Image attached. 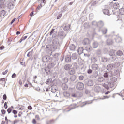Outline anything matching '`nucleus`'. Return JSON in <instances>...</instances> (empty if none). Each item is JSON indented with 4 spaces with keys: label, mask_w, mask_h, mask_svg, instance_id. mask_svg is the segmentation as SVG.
<instances>
[{
    "label": "nucleus",
    "mask_w": 124,
    "mask_h": 124,
    "mask_svg": "<svg viewBox=\"0 0 124 124\" xmlns=\"http://www.w3.org/2000/svg\"><path fill=\"white\" fill-rule=\"evenodd\" d=\"M98 76V71H95L93 73V77L94 78H96Z\"/></svg>",
    "instance_id": "3c124183"
},
{
    "label": "nucleus",
    "mask_w": 124,
    "mask_h": 124,
    "mask_svg": "<svg viewBox=\"0 0 124 124\" xmlns=\"http://www.w3.org/2000/svg\"><path fill=\"white\" fill-rule=\"evenodd\" d=\"M92 24L93 25V26H95V27H97V24L98 22L95 21H93L92 22Z\"/></svg>",
    "instance_id": "bf43d9fd"
},
{
    "label": "nucleus",
    "mask_w": 124,
    "mask_h": 124,
    "mask_svg": "<svg viewBox=\"0 0 124 124\" xmlns=\"http://www.w3.org/2000/svg\"><path fill=\"white\" fill-rule=\"evenodd\" d=\"M52 54H53V52H52L51 51H50L48 52V55L43 56L42 58V61L43 62H45V63L48 62L50 61V57L52 56Z\"/></svg>",
    "instance_id": "f03ea898"
},
{
    "label": "nucleus",
    "mask_w": 124,
    "mask_h": 124,
    "mask_svg": "<svg viewBox=\"0 0 124 124\" xmlns=\"http://www.w3.org/2000/svg\"><path fill=\"white\" fill-rule=\"evenodd\" d=\"M102 32L103 34H106V33H107V29L103 28L102 30Z\"/></svg>",
    "instance_id": "6e6d98bb"
},
{
    "label": "nucleus",
    "mask_w": 124,
    "mask_h": 124,
    "mask_svg": "<svg viewBox=\"0 0 124 124\" xmlns=\"http://www.w3.org/2000/svg\"><path fill=\"white\" fill-rule=\"evenodd\" d=\"M78 79H79V81H83L84 80V76H83V75L79 76Z\"/></svg>",
    "instance_id": "0e129e2a"
},
{
    "label": "nucleus",
    "mask_w": 124,
    "mask_h": 124,
    "mask_svg": "<svg viewBox=\"0 0 124 124\" xmlns=\"http://www.w3.org/2000/svg\"><path fill=\"white\" fill-rule=\"evenodd\" d=\"M53 60L54 62H58V61H59V53H55L53 55Z\"/></svg>",
    "instance_id": "2eb2a0df"
},
{
    "label": "nucleus",
    "mask_w": 124,
    "mask_h": 124,
    "mask_svg": "<svg viewBox=\"0 0 124 124\" xmlns=\"http://www.w3.org/2000/svg\"><path fill=\"white\" fill-rule=\"evenodd\" d=\"M0 84H5V78H2L0 79Z\"/></svg>",
    "instance_id": "09e8293b"
},
{
    "label": "nucleus",
    "mask_w": 124,
    "mask_h": 124,
    "mask_svg": "<svg viewBox=\"0 0 124 124\" xmlns=\"http://www.w3.org/2000/svg\"><path fill=\"white\" fill-rule=\"evenodd\" d=\"M113 68H114V65L112 64H109L107 66V70H108V71L112 70Z\"/></svg>",
    "instance_id": "412c9836"
},
{
    "label": "nucleus",
    "mask_w": 124,
    "mask_h": 124,
    "mask_svg": "<svg viewBox=\"0 0 124 124\" xmlns=\"http://www.w3.org/2000/svg\"><path fill=\"white\" fill-rule=\"evenodd\" d=\"M70 68H71V65H70L69 64H66L64 66V69H65L66 71H68Z\"/></svg>",
    "instance_id": "a878e982"
},
{
    "label": "nucleus",
    "mask_w": 124,
    "mask_h": 124,
    "mask_svg": "<svg viewBox=\"0 0 124 124\" xmlns=\"http://www.w3.org/2000/svg\"><path fill=\"white\" fill-rule=\"evenodd\" d=\"M62 88L63 91H66L68 89V86L65 83H62Z\"/></svg>",
    "instance_id": "c756f323"
},
{
    "label": "nucleus",
    "mask_w": 124,
    "mask_h": 124,
    "mask_svg": "<svg viewBox=\"0 0 124 124\" xmlns=\"http://www.w3.org/2000/svg\"><path fill=\"white\" fill-rule=\"evenodd\" d=\"M108 54L110 56V59L113 60V61H116L117 60V55H116V50H110L108 52Z\"/></svg>",
    "instance_id": "7ed1b4c3"
},
{
    "label": "nucleus",
    "mask_w": 124,
    "mask_h": 124,
    "mask_svg": "<svg viewBox=\"0 0 124 124\" xmlns=\"http://www.w3.org/2000/svg\"><path fill=\"white\" fill-rule=\"evenodd\" d=\"M94 91L96 93H99L101 91V87L99 86H96L94 88Z\"/></svg>",
    "instance_id": "6ab92c4d"
},
{
    "label": "nucleus",
    "mask_w": 124,
    "mask_h": 124,
    "mask_svg": "<svg viewBox=\"0 0 124 124\" xmlns=\"http://www.w3.org/2000/svg\"><path fill=\"white\" fill-rule=\"evenodd\" d=\"M109 80H110V82H111V83H115V82H117V78L115 77H112L109 78Z\"/></svg>",
    "instance_id": "4c0bfd02"
},
{
    "label": "nucleus",
    "mask_w": 124,
    "mask_h": 124,
    "mask_svg": "<svg viewBox=\"0 0 124 124\" xmlns=\"http://www.w3.org/2000/svg\"><path fill=\"white\" fill-rule=\"evenodd\" d=\"M91 68H92V70L96 71V70H98V65L97 64H93L91 65Z\"/></svg>",
    "instance_id": "ddd939ff"
},
{
    "label": "nucleus",
    "mask_w": 124,
    "mask_h": 124,
    "mask_svg": "<svg viewBox=\"0 0 124 124\" xmlns=\"http://www.w3.org/2000/svg\"><path fill=\"white\" fill-rule=\"evenodd\" d=\"M66 35H67V33L64 32V31L62 30H60L58 32V36L60 37V39H64L66 37Z\"/></svg>",
    "instance_id": "39448f33"
},
{
    "label": "nucleus",
    "mask_w": 124,
    "mask_h": 124,
    "mask_svg": "<svg viewBox=\"0 0 124 124\" xmlns=\"http://www.w3.org/2000/svg\"><path fill=\"white\" fill-rule=\"evenodd\" d=\"M51 82H52V79L48 78L47 79V80L46 81V85H50L51 84Z\"/></svg>",
    "instance_id": "5fc2aeb1"
},
{
    "label": "nucleus",
    "mask_w": 124,
    "mask_h": 124,
    "mask_svg": "<svg viewBox=\"0 0 124 124\" xmlns=\"http://www.w3.org/2000/svg\"><path fill=\"white\" fill-rule=\"evenodd\" d=\"M103 26H104V24L103 23V22L102 21H99L97 25V27H98V28H99V29H101V28H102Z\"/></svg>",
    "instance_id": "4be33fe9"
},
{
    "label": "nucleus",
    "mask_w": 124,
    "mask_h": 124,
    "mask_svg": "<svg viewBox=\"0 0 124 124\" xmlns=\"http://www.w3.org/2000/svg\"><path fill=\"white\" fill-rule=\"evenodd\" d=\"M54 124V119L51 120L49 122H46V124Z\"/></svg>",
    "instance_id": "338daca9"
},
{
    "label": "nucleus",
    "mask_w": 124,
    "mask_h": 124,
    "mask_svg": "<svg viewBox=\"0 0 124 124\" xmlns=\"http://www.w3.org/2000/svg\"><path fill=\"white\" fill-rule=\"evenodd\" d=\"M70 27H71V24L65 25L63 27V30L65 31H66L67 32H69V31H70V30H71V28H70Z\"/></svg>",
    "instance_id": "6e6552de"
},
{
    "label": "nucleus",
    "mask_w": 124,
    "mask_h": 124,
    "mask_svg": "<svg viewBox=\"0 0 124 124\" xmlns=\"http://www.w3.org/2000/svg\"><path fill=\"white\" fill-rule=\"evenodd\" d=\"M72 97H75V98H77V93H72Z\"/></svg>",
    "instance_id": "e2e57ef3"
},
{
    "label": "nucleus",
    "mask_w": 124,
    "mask_h": 124,
    "mask_svg": "<svg viewBox=\"0 0 124 124\" xmlns=\"http://www.w3.org/2000/svg\"><path fill=\"white\" fill-rule=\"evenodd\" d=\"M108 78H109V77H111V76H113V75H114V73H113V72L112 71H110V72H108Z\"/></svg>",
    "instance_id": "13d9d810"
},
{
    "label": "nucleus",
    "mask_w": 124,
    "mask_h": 124,
    "mask_svg": "<svg viewBox=\"0 0 124 124\" xmlns=\"http://www.w3.org/2000/svg\"><path fill=\"white\" fill-rule=\"evenodd\" d=\"M82 44L83 45H88V44H90V40L88 38H85L82 41Z\"/></svg>",
    "instance_id": "dca6fc26"
},
{
    "label": "nucleus",
    "mask_w": 124,
    "mask_h": 124,
    "mask_svg": "<svg viewBox=\"0 0 124 124\" xmlns=\"http://www.w3.org/2000/svg\"><path fill=\"white\" fill-rule=\"evenodd\" d=\"M42 7V5L40 4H39V5L38 6L37 8H36V11H38V10H39V9H41V8Z\"/></svg>",
    "instance_id": "69168bd1"
},
{
    "label": "nucleus",
    "mask_w": 124,
    "mask_h": 124,
    "mask_svg": "<svg viewBox=\"0 0 124 124\" xmlns=\"http://www.w3.org/2000/svg\"><path fill=\"white\" fill-rule=\"evenodd\" d=\"M91 61L92 62H93V63H95V62H97V57L95 56L92 57L91 58Z\"/></svg>",
    "instance_id": "c9c22d12"
},
{
    "label": "nucleus",
    "mask_w": 124,
    "mask_h": 124,
    "mask_svg": "<svg viewBox=\"0 0 124 124\" xmlns=\"http://www.w3.org/2000/svg\"><path fill=\"white\" fill-rule=\"evenodd\" d=\"M68 71V74L70 75H74L75 73V70H74L73 68H70V69Z\"/></svg>",
    "instance_id": "cd10ccee"
},
{
    "label": "nucleus",
    "mask_w": 124,
    "mask_h": 124,
    "mask_svg": "<svg viewBox=\"0 0 124 124\" xmlns=\"http://www.w3.org/2000/svg\"><path fill=\"white\" fill-rule=\"evenodd\" d=\"M116 55L117 56H123V52L121 50H118L116 52Z\"/></svg>",
    "instance_id": "864d4df0"
},
{
    "label": "nucleus",
    "mask_w": 124,
    "mask_h": 124,
    "mask_svg": "<svg viewBox=\"0 0 124 124\" xmlns=\"http://www.w3.org/2000/svg\"><path fill=\"white\" fill-rule=\"evenodd\" d=\"M87 73L88 74H92L93 73V70L91 69L87 70Z\"/></svg>",
    "instance_id": "774afa93"
},
{
    "label": "nucleus",
    "mask_w": 124,
    "mask_h": 124,
    "mask_svg": "<svg viewBox=\"0 0 124 124\" xmlns=\"http://www.w3.org/2000/svg\"><path fill=\"white\" fill-rule=\"evenodd\" d=\"M34 54V52L33 51V49H32L31 51H29L27 53V57L28 58H30V57H32Z\"/></svg>",
    "instance_id": "b1692460"
},
{
    "label": "nucleus",
    "mask_w": 124,
    "mask_h": 124,
    "mask_svg": "<svg viewBox=\"0 0 124 124\" xmlns=\"http://www.w3.org/2000/svg\"><path fill=\"white\" fill-rule=\"evenodd\" d=\"M56 61H54V60H52L51 61H49V63L47 65V67H49V68H50L52 69V68L55 67V65L57 64Z\"/></svg>",
    "instance_id": "0eeeda50"
},
{
    "label": "nucleus",
    "mask_w": 124,
    "mask_h": 124,
    "mask_svg": "<svg viewBox=\"0 0 124 124\" xmlns=\"http://www.w3.org/2000/svg\"><path fill=\"white\" fill-rule=\"evenodd\" d=\"M70 80L72 82H74L76 80V76L75 75H72L70 77Z\"/></svg>",
    "instance_id": "e433bc0d"
},
{
    "label": "nucleus",
    "mask_w": 124,
    "mask_h": 124,
    "mask_svg": "<svg viewBox=\"0 0 124 124\" xmlns=\"http://www.w3.org/2000/svg\"><path fill=\"white\" fill-rule=\"evenodd\" d=\"M76 48V46L74 44H71L69 46V49L71 51H75Z\"/></svg>",
    "instance_id": "2f4dec72"
},
{
    "label": "nucleus",
    "mask_w": 124,
    "mask_h": 124,
    "mask_svg": "<svg viewBox=\"0 0 124 124\" xmlns=\"http://www.w3.org/2000/svg\"><path fill=\"white\" fill-rule=\"evenodd\" d=\"M29 33H26L25 34H24L23 35V36L21 37V39L24 41V40H26V39H27V38H28V35L27 34H29Z\"/></svg>",
    "instance_id": "de8ad7c7"
},
{
    "label": "nucleus",
    "mask_w": 124,
    "mask_h": 124,
    "mask_svg": "<svg viewBox=\"0 0 124 124\" xmlns=\"http://www.w3.org/2000/svg\"><path fill=\"white\" fill-rule=\"evenodd\" d=\"M85 50L88 52V53H90V52H91V51L93 50V47H92L90 45L88 46H85Z\"/></svg>",
    "instance_id": "a211bd4d"
},
{
    "label": "nucleus",
    "mask_w": 124,
    "mask_h": 124,
    "mask_svg": "<svg viewBox=\"0 0 124 124\" xmlns=\"http://www.w3.org/2000/svg\"><path fill=\"white\" fill-rule=\"evenodd\" d=\"M84 85L82 82H78L76 85V88L78 91H83Z\"/></svg>",
    "instance_id": "20e7f679"
},
{
    "label": "nucleus",
    "mask_w": 124,
    "mask_h": 124,
    "mask_svg": "<svg viewBox=\"0 0 124 124\" xmlns=\"http://www.w3.org/2000/svg\"><path fill=\"white\" fill-rule=\"evenodd\" d=\"M103 12L105 15H109V14H110V11L108 9H103Z\"/></svg>",
    "instance_id": "7c9ffc66"
},
{
    "label": "nucleus",
    "mask_w": 124,
    "mask_h": 124,
    "mask_svg": "<svg viewBox=\"0 0 124 124\" xmlns=\"http://www.w3.org/2000/svg\"><path fill=\"white\" fill-rule=\"evenodd\" d=\"M97 81L99 83H102L103 81H105V78H104L103 77H100L98 78Z\"/></svg>",
    "instance_id": "f704fd0d"
},
{
    "label": "nucleus",
    "mask_w": 124,
    "mask_h": 124,
    "mask_svg": "<svg viewBox=\"0 0 124 124\" xmlns=\"http://www.w3.org/2000/svg\"><path fill=\"white\" fill-rule=\"evenodd\" d=\"M57 33V31H55V29L54 28H53V29H52L51 30V31H50V33H48V35H50V36H51V35H52V34H53V33Z\"/></svg>",
    "instance_id": "49530a36"
},
{
    "label": "nucleus",
    "mask_w": 124,
    "mask_h": 124,
    "mask_svg": "<svg viewBox=\"0 0 124 124\" xmlns=\"http://www.w3.org/2000/svg\"><path fill=\"white\" fill-rule=\"evenodd\" d=\"M92 46L94 49H96L98 47V43L97 42H93Z\"/></svg>",
    "instance_id": "72a5a7b5"
},
{
    "label": "nucleus",
    "mask_w": 124,
    "mask_h": 124,
    "mask_svg": "<svg viewBox=\"0 0 124 124\" xmlns=\"http://www.w3.org/2000/svg\"><path fill=\"white\" fill-rule=\"evenodd\" d=\"M103 87L107 90H109L110 88H113L114 87V84L113 82L110 81V79L105 80V83L103 85Z\"/></svg>",
    "instance_id": "f257e3e1"
},
{
    "label": "nucleus",
    "mask_w": 124,
    "mask_h": 124,
    "mask_svg": "<svg viewBox=\"0 0 124 124\" xmlns=\"http://www.w3.org/2000/svg\"><path fill=\"white\" fill-rule=\"evenodd\" d=\"M78 52L79 55L81 54H83L84 52V47L82 46H80L78 48Z\"/></svg>",
    "instance_id": "aec40b11"
},
{
    "label": "nucleus",
    "mask_w": 124,
    "mask_h": 124,
    "mask_svg": "<svg viewBox=\"0 0 124 124\" xmlns=\"http://www.w3.org/2000/svg\"><path fill=\"white\" fill-rule=\"evenodd\" d=\"M63 81L64 82V84H67V83H68L69 79L68 78L65 77L64 78H63Z\"/></svg>",
    "instance_id": "603ef678"
},
{
    "label": "nucleus",
    "mask_w": 124,
    "mask_h": 124,
    "mask_svg": "<svg viewBox=\"0 0 124 124\" xmlns=\"http://www.w3.org/2000/svg\"><path fill=\"white\" fill-rule=\"evenodd\" d=\"M64 96L66 97V98H69V96H70V93L67 91H65L63 92Z\"/></svg>",
    "instance_id": "393cba45"
},
{
    "label": "nucleus",
    "mask_w": 124,
    "mask_h": 124,
    "mask_svg": "<svg viewBox=\"0 0 124 124\" xmlns=\"http://www.w3.org/2000/svg\"><path fill=\"white\" fill-rule=\"evenodd\" d=\"M7 111L8 114H10V113L12 112V109L11 108H7Z\"/></svg>",
    "instance_id": "680f3d73"
},
{
    "label": "nucleus",
    "mask_w": 124,
    "mask_h": 124,
    "mask_svg": "<svg viewBox=\"0 0 124 124\" xmlns=\"http://www.w3.org/2000/svg\"><path fill=\"white\" fill-rule=\"evenodd\" d=\"M59 49H60V46L53 45L51 46V50L53 52H55V51H57V50H59Z\"/></svg>",
    "instance_id": "f8f14e48"
},
{
    "label": "nucleus",
    "mask_w": 124,
    "mask_h": 124,
    "mask_svg": "<svg viewBox=\"0 0 124 124\" xmlns=\"http://www.w3.org/2000/svg\"><path fill=\"white\" fill-rule=\"evenodd\" d=\"M65 62L67 63H69L71 62V56L70 55H67L65 57Z\"/></svg>",
    "instance_id": "1a4fd4ad"
},
{
    "label": "nucleus",
    "mask_w": 124,
    "mask_h": 124,
    "mask_svg": "<svg viewBox=\"0 0 124 124\" xmlns=\"http://www.w3.org/2000/svg\"><path fill=\"white\" fill-rule=\"evenodd\" d=\"M71 58L72 60H76L77 59V58H78V54L76 53H73Z\"/></svg>",
    "instance_id": "473e14b6"
},
{
    "label": "nucleus",
    "mask_w": 124,
    "mask_h": 124,
    "mask_svg": "<svg viewBox=\"0 0 124 124\" xmlns=\"http://www.w3.org/2000/svg\"><path fill=\"white\" fill-rule=\"evenodd\" d=\"M72 65L73 66V69H74L75 70H77V69H78V67H79L78 64H77V63L76 62L73 63Z\"/></svg>",
    "instance_id": "bb28decb"
},
{
    "label": "nucleus",
    "mask_w": 124,
    "mask_h": 124,
    "mask_svg": "<svg viewBox=\"0 0 124 124\" xmlns=\"http://www.w3.org/2000/svg\"><path fill=\"white\" fill-rule=\"evenodd\" d=\"M103 78H104L105 80H109V78L108 75V72H105L103 75Z\"/></svg>",
    "instance_id": "f3484780"
},
{
    "label": "nucleus",
    "mask_w": 124,
    "mask_h": 124,
    "mask_svg": "<svg viewBox=\"0 0 124 124\" xmlns=\"http://www.w3.org/2000/svg\"><path fill=\"white\" fill-rule=\"evenodd\" d=\"M91 103H92V102H90L89 101H86L83 103V104L81 106V107H83V106H85V105H87V104H91Z\"/></svg>",
    "instance_id": "a18cd8bd"
},
{
    "label": "nucleus",
    "mask_w": 124,
    "mask_h": 124,
    "mask_svg": "<svg viewBox=\"0 0 124 124\" xmlns=\"http://www.w3.org/2000/svg\"><path fill=\"white\" fill-rule=\"evenodd\" d=\"M83 26L85 29H88V28H90V25H89V23L87 22L84 23Z\"/></svg>",
    "instance_id": "4d7b16f0"
},
{
    "label": "nucleus",
    "mask_w": 124,
    "mask_h": 124,
    "mask_svg": "<svg viewBox=\"0 0 124 124\" xmlns=\"http://www.w3.org/2000/svg\"><path fill=\"white\" fill-rule=\"evenodd\" d=\"M5 15V11L4 10H1L0 12V19L1 18V17H3Z\"/></svg>",
    "instance_id": "37998d69"
},
{
    "label": "nucleus",
    "mask_w": 124,
    "mask_h": 124,
    "mask_svg": "<svg viewBox=\"0 0 124 124\" xmlns=\"http://www.w3.org/2000/svg\"><path fill=\"white\" fill-rule=\"evenodd\" d=\"M77 96L78 97H82L83 96V93L81 92H78L77 93Z\"/></svg>",
    "instance_id": "c03bdc74"
},
{
    "label": "nucleus",
    "mask_w": 124,
    "mask_h": 124,
    "mask_svg": "<svg viewBox=\"0 0 124 124\" xmlns=\"http://www.w3.org/2000/svg\"><path fill=\"white\" fill-rule=\"evenodd\" d=\"M32 34L29 36V37L27 39V43L28 42H30L31 43L32 40H33V38H32Z\"/></svg>",
    "instance_id": "ea45409f"
},
{
    "label": "nucleus",
    "mask_w": 124,
    "mask_h": 124,
    "mask_svg": "<svg viewBox=\"0 0 124 124\" xmlns=\"http://www.w3.org/2000/svg\"><path fill=\"white\" fill-rule=\"evenodd\" d=\"M119 14L120 15H124V8L123 7L119 9Z\"/></svg>",
    "instance_id": "79ce46f5"
},
{
    "label": "nucleus",
    "mask_w": 124,
    "mask_h": 124,
    "mask_svg": "<svg viewBox=\"0 0 124 124\" xmlns=\"http://www.w3.org/2000/svg\"><path fill=\"white\" fill-rule=\"evenodd\" d=\"M106 43L107 45H112V44H113V40L111 39H108L106 41Z\"/></svg>",
    "instance_id": "5701e85b"
},
{
    "label": "nucleus",
    "mask_w": 124,
    "mask_h": 124,
    "mask_svg": "<svg viewBox=\"0 0 124 124\" xmlns=\"http://www.w3.org/2000/svg\"><path fill=\"white\" fill-rule=\"evenodd\" d=\"M58 36L57 35L53 34L52 37L54 38L52 41V43L53 45H57V46H60V43L59 42V38H56Z\"/></svg>",
    "instance_id": "423d86ee"
},
{
    "label": "nucleus",
    "mask_w": 124,
    "mask_h": 124,
    "mask_svg": "<svg viewBox=\"0 0 124 124\" xmlns=\"http://www.w3.org/2000/svg\"><path fill=\"white\" fill-rule=\"evenodd\" d=\"M113 8H114L115 9H119V8H120V4H119V3H114Z\"/></svg>",
    "instance_id": "58836bf2"
},
{
    "label": "nucleus",
    "mask_w": 124,
    "mask_h": 124,
    "mask_svg": "<svg viewBox=\"0 0 124 124\" xmlns=\"http://www.w3.org/2000/svg\"><path fill=\"white\" fill-rule=\"evenodd\" d=\"M11 122H12V124H17V123L20 122V120L16 119L14 121H11Z\"/></svg>",
    "instance_id": "052dcab7"
},
{
    "label": "nucleus",
    "mask_w": 124,
    "mask_h": 124,
    "mask_svg": "<svg viewBox=\"0 0 124 124\" xmlns=\"http://www.w3.org/2000/svg\"><path fill=\"white\" fill-rule=\"evenodd\" d=\"M87 86H88V87H93V81L92 80H88L86 81V83Z\"/></svg>",
    "instance_id": "4468645a"
},
{
    "label": "nucleus",
    "mask_w": 124,
    "mask_h": 124,
    "mask_svg": "<svg viewBox=\"0 0 124 124\" xmlns=\"http://www.w3.org/2000/svg\"><path fill=\"white\" fill-rule=\"evenodd\" d=\"M114 36H115V35H114ZM116 38H115V39L116 40V42H117L118 43L121 42V41H122V38H121L120 37H117V36H116Z\"/></svg>",
    "instance_id": "a19ab883"
},
{
    "label": "nucleus",
    "mask_w": 124,
    "mask_h": 124,
    "mask_svg": "<svg viewBox=\"0 0 124 124\" xmlns=\"http://www.w3.org/2000/svg\"><path fill=\"white\" fill-rule=\"evenodd\" d=\"M51 91L52 93H56V92H58L59 91V88L57 85L52 86L51 87Z\"/></svg>",
    "instance_id": "9d476101"
},
{
    "label": "nucleus",
    "mask_w": 124,
    "mask_h": 124,
    "mask_svg": "<svg viewBox=\"0 0 124 124\" xmlns=\"http://www.w3.org/2000/svg\"><path fill=\"white\" fill-rule=\"evenodd\" d=\"M114 68H117V67H119V66L120 65V62H116L114 64H113Z\"/></svg>",
    "instance_id": "8fccbe9b"
},
{
    "label": "nucleus",
    "mask_w": 124,
    "mask_h": 124,
    "mask_svg": "<svg viewBox=\"0 0 124 124\" xmlns=\"http://www.w3.org/2000/svg\"><path fill=\"white\" fill-rule=\"evenodd\" d=\"M44 70L45 71V72L46 73L47 75H49V74H51V73H52V72L51 71V68H49L48 66L45 67Z\"/></svg>",
    "instance_id": "9b49d317"
},
{
    "label": "nucleus",
    "mask_w": 124,
    "mask_h": 124,
    "mask_svg": "<svg viewBox=\"0 0 124 124\" xmlns=\"http://www.w3.org/2000/svg\"><path fill=\"white\" fill-rule=\"evenodd\" d=\"M108 61V58L107 57H102L101 59V62H104V63H105L106 62H107Z\"/></svg>",
    "instance_id": "c85d7f7f"
}]
</instances>
